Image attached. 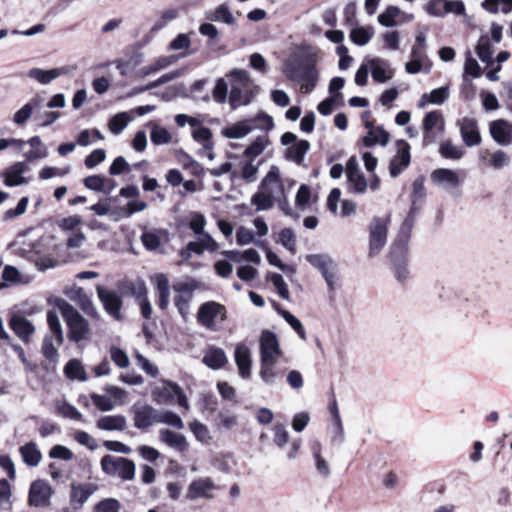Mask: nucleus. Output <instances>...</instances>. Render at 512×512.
<instances>
[{
	"instance_id": "f257e3e1",
	"label": "nucleus",
	"mask_w": 512,
	"mask_h": 512,
	"mask_svg": "<svg viewBox=\"0 0 512 512\" xmlns=\"http://www.w3.org/2000/svg\"><path fill=\"white\" fill-rule=\"evenodd\" d=\"M153 402L158 405H173L175 402L184 408L189 409V403L182 388L175 382L162 379L151 390Z\"/></svg>"
},
{
	"instance_id": "f03ea898",
	"label": "nucleus",
	"mask_w": 512,
	"mask_h": 512,
	"mask_svg": "<svg viewBox=\"0 0 512 512\" xmlns=\"http://www.w3.org/2000/svg\"><path fill=\"white\" fill-rule=\"evenodd\" d=\"M283 74L293 83L300 85L304 94L311 93L319 78L316 66H284Z\"/></svg>"
},
{
	"instance_id": "7ed1b4c3",
	"label": "nucleus",
	"mask_w": 512,
	"mask_h": 512,
	"mask_svg": "<svg viewBox=\"0 0 512 512\" xmlns=\"http://www.w3.org/2000/svg\"><path fill=\"white\" fill-rule=\"evenodd\" d=\"M62 315L68 326V337L73 342L84 340L90 331L88 321L69 303L61 308Z\"/></svg>"
},
{
	"instance_id": "20e7f679",
	"label": "nucleus",
	"mask_w": 512,
	"mask_h": 512,
	"mask_svg": "<svg viewBox=\"0 0 512 512\" xmlns=\"http://www.w3.org/2000/svg\"><path fill=\"white\" fill-rule=\"evenodd\" d=\"M101 468L105 474L124 481H131L135 477V463L125 457L105 455L101 459Z\"/></svg>"
},
{
	"instance_id": "39448f33",
	"label": "nucleus",
	"mask_w": 512,
	"mask_h": 512,
	"mask_svg": "<svg viewBox=\"0 0 512 512\" xmlns=\"http://www.w3.org/2000/svg\"><path fill=\"white\" fill-rule=\"evenodd\" d=\"M217 318H219L221 322L227 320V310L223 304L215 301H207L200 305L197 312V321L199 324L209 330H214Z\"/></svg>"
},
{
	"instance_id": "423d86ee",
	"label": "nucleus",
	"mask_w": 512,
	"mask_h": 512,
	"mask_svg": "<svg viewBox=\"0 0 512 512\" xmlns=\"http://www.w3.org/2000/svg\"><path fill=\"white\" fill-rule=\"evenodd\" d=\"M388 220L374 217L369 225V256L378 255L387 241Z\"/></svg>"
},
{
	"instance_id": "0eeeda50",
	"label": "nucleus",
	"mask_w": 512,
	"mask_h": 512,
	"mask_svg": "<svg viewBox=\"0 0 512 512\" xmlns=\"http://www.w3.org/2000/svg\"><path fill=\"white\" fill-rule=\"evenodd\" d=\"M96 292L106 313L115 320L120 321L122 319L121 309L123 306L121 295L99 284L96 286Z\"/></svg>"
},
{
	"instance_id": "6e6552de",
	"label": "nucleus",
	"mask_w": 512,
	"mask_h": 512,
	"mask_svg": "<svg viewBox=\"0 0 512 512\" xmlns=\"http://www.w3.org/2000/svg\"><path fill=\"white\" fill-rule=\"evenodd\" d=\"M134 426L142 431L148 430L154 424H159L160 409L149 404L132 407Z\"/></svg>"
},
{
	"instance_id": "1a4fd4ad",
	"label": "nucleus",
	"mask_w": 512,
	"mask_h": 512,
	"mask_svg": "<svg viewBox=\"0 0 512 512\" xmlns=\"http://www.w3.org/2000/svg\"><path fill=\"white\" fill-rule=\"evenodd\" d=\"M231 77V90H230V103L233 107L240 104H246L247 101L243 100V92L250 86V78L245 70H234L230 73Z\"/></svg>"
},
{
	"instance_id": "9d476101",
	"label": "nucleus",
	"mask_w": 512,
	"mask_h": 512,
	"mask_svg": "<svg viewBox=\"0 0 512 512\" xmlns=\"http://www.w3.org/2000/svg\"><path fill=\"white\" fill-rule=\"evenodd\" d=\"M397 152L389 163V173L393 178L398 177L411 162L410 145L405 140L396 142Z\"/></svg>"
},
{
	"instance_id": "9b49d317",
	"label": "nucleus",
	"mask_w": 512,
	"mask_h": 512,
	"mask_svg": "<svg viewBox=\"0 0 512 512\" xmlns=\"http://www.w3.org/2000/svg\"><path fill=\"white\" fill-rule=\"evenodd\" d=\"M438 127V130L440 133L444 130V121L443 116L441 112L439 111H430L428 112L424 119L422 124L423 129V145L428 146L433 144L436 141V133L434 132V129Z\"/></svg>"
},
{
	"instance_id": "f8f14e48",
	"label": "nucleus",
	"mask_w": 512,
	"mask_h": 512,
	"mask_svg": "<svg viewBox=\"0 0 512 512\" xmlns=\"http://www.w3.org/2000/svg\"><path fill=\"white\" fill-rule=\"evenodd\" d=\"M282 352L276 334L270 330H264L260 336V361L278 359Z\"/></svg>"
},
{
	"instance_id": "ddd939ff",
	"label": "nucleus",
	"mask_w": 512,
	"mask_h": 512,
	"mask_svg": "<svg viewBox=\"0 0 512 512\" xmlns=\"http://www.w3.org/2000/svg\"><path fill=\"white\" fill-rule=\"evenodd\" d=\"M51 486L43 480H36L31 483L28 495V501L31 506H46L51 497Z\"/></svg>"
},
{
	"instance_id": "4468645a",
	"label": "nucleus",
	"mask_w": 512,
	"mask_h": 512,
	"mask_svg": "<svg viewBox=\"0 0 512 512\" xmlns=\"http://www.w3.org/2000/svg\"><path fill=\"white\" fill-rule=\"evenodd\" d=\"M217 486L209 477L198 478L193 480L188 486L186 498L188 500H195L198 498H207L210 499L213 497L212 491L215 490Z\"/></svg>"
},
{
	"instance_id": "2eb2a0df",
	"label": "nucleus",
	"mask_w": 512,
	"mask_h": 512,
	"mask_svg": "<svg viewBox=\"0 0 512 512\" xmlns=\"http://www.w3.org/2000/svg\"><path fill=\"white\" fill-rule=\"evenodd\" d=\"M121 297H133L137 301L147 295V286L143 279H123L117 282Z\"/></svg>"
},
{
	"instance_id": "dca6fc26",
	"label": "nucleus",
	"mask_w": 512,
	"mask_h": 512,
	"mask_svg": "<svg viewBox=\"0 0 512 512\" xmlns=\"http://www.w3.org/2000/svg\"><path fill=\"white\" fill-rule=\"evenodd\" d=\"M390 262L395 278L401 284L409 280L408 252L390 250Z\"/></svg>"
},
{
	"instance_id": "f3484780",
	"label": "nucleus",
	"mask_w": 512,
	"mask_h": 512,
	"mask_svg": "<svg viewBox=\"0 0 512 512\" xmlns=\"http://www.w3.org/2000/svg\"><path fill=\"white\" fill-rule=\"evenodd\" d=\"M96 490L97 486L93 483H72L70 490V504L73 509L78 510L82 508Z\"/></svg>"
},
{
	"instance_id": "a211bd4d",
	"label": "nucleus",
	"mask_w": 512,
	"mask_h": 512,
	"mask_svg": "<svg viewBox=\"0 0 512 512\" xmlns=\"http://www.w3.org/2000/svg\"><path fill=\"white\" fill-rule=\"evenodd\" d=\"M463 142L468 146H476L481 142L477 121L474 118L464 117L458 121Z\"/></svg>"
},
{
	"instance_id": "6ab92c4d",
	"label": "nucleus",
	"mask_w": 512,
	"mask_h": 512,
	"mask_svg": "<svg viewBox=\"0 0 512 512\" xmlns=\"http://www.w3.org/2000/svg\"><path fill=\"white\" fill-rule=\"evenodd\" d=\"M27 162H16L3 172V183L7 187H15L27 184L28 180L23 174L28 171Z\"/></svg>"
},
{
	"instance_id": "aec40b11",
	"label": "nucleus",
	"mask_w": 512,
	"mask_h": 512,
	"mask_svg": "<svg viewBox=\"0 0 512 512\" xmlns=\"http://www.w3.org/2000/svg\"><path fill=\"white\" fill-rule=\"evenodd\" d=\"M319 50L312 45L296 46L291 53V60L286 64H316L319 61Z\"/></svg>"
},
{
	"instance_id": "412c9836",
	"label": "nucleus",
	"mask_w": 512,
	"mask_h": 512,
	"mask_svg": "<svg viewBox=\"0 0 512 512\" xmlns=\"http://www.w3.org/2000/svg\"><path fill=\"white\" fill-rule=\"evenodd\" d=\"M278 359H271V361H260L259 376L261 380L269 386H273L278 380L283 378L285 369H280L277 366Z\"/></svg>"
},
{
	"instance_id": "4be33fe9",
	"label": "nucleus",
	"mask_w": 512,
	"mask_h": 512,
	"mask_svg": "<svg viewBox=\"0 0 512 512\" xmlns=\"http://www.w3.org/2000/svg\"><path fill=\"white\" fill-rule=\"evenodd\" d=\"M235 363L239 370V375L243 379H248L251 376V353L245 344H237L234 352Z\"/></svg>"
},
{
	"instance_id": "5701e85b",
	"label": "nucleus",
	"mask_w": 512,
	"mask_h": 512,
	"mask_svg": "<svg viewBox=\"0 0 512 512\" xmlns=\"http://www.w3.org/2000/svg\"><path fill=\"white\" fill-rule=\"evenodd\" d=\"M366 128H368L367 134L362 138V143L365 147H372L376 144L386 146L389 142L390 135L383 129V127H373V123L366 121Z\"/></svg>"
},
{
	"instance_id": "b1692460",
	"label": "nucleus",
	"mask_w": 512,
	"mask_h": 512,
	"mask_svg": "<svg viewBox=\"0 0 512 512\" xmlns=\"http://www.w3.org/2000/svg\"><path fill=\"white\" fill-rule=\"evenodd\" d=\"M9 326L11 330L25 343H27L34 333V325L24 316L15 314L10 318Z\"/></svg>"
},
{
	"instance_id": "393cba45",
	"label": "nucleus",
	"mask_w": 512,
	"mask_h": 512,
	"mask_svg": "<svg viewBox=\"0 0 512 512\" xmlns=\"http://www.w3.org/2000/svg\"><path fill=\"white\" fill-rule=\"evenodd\" d=\"M260 190H263L265 193H269V189H273L275 191L274 199L280 197L284 193V185L280 179V171L277 166H271L270 170L261 181L259 186Z\"/></svg>"
},
{
	"instance_id": "a878e982",
	"label": "nucleus",
	"mask_w": 512,
	"mask_h": 512,
	"mask_svg": "<svg viewBox=\"0 0 512 512\" xmlns=\"http://www.w3.org/2000/svg\"><path fill=\"white\" fill-rule=\"evenodd\" d=\"M159 439L172 449L184 452L188 449V442L183 434L174 432L170 429H161L159 431Z\"/></svg>"
},
{
	"instance_id": "bb28decb",
	"label": "nucleus",
	"mask_w": 512,
	"mask_h": 512,
	"mask_svg": "<svg viewBox=\"0 0 512 512\" xmlns=\"http://www.w3.org/2000/svg\"><path fill=\"white\" fill-rule=\"evenodd\" d=\"M228 362L225 351L216 346H209L205 351L203 363L213 369L218 370L224 367Z\"/></svg>"
},
{
	"instance_id": "cd10ccee",
	"label": "nucleus",
	"mask_w": 512,
	"mask_h": 512,
	"mask_svg": "<svg viewBox=\"0 0 512 512\" xmlns=\"http://www.w3.org/2000/svg\"><path fill=\"white\" fill-rule=\"evenodd\" d=\"M205 19L211 22L225 23L227 25H234L236 23V19L226 2L218 5L215 9L206 11Z\"/></svg>"
},
{
	"instance_id": "c85d7f7f",
	"label": "nucleus",
	"mask_w": 512,
	"mask_h": 512,
	"mask_svg": "<svg viewBox=\"0 0 512 512\" xmlns=\"http://www.w3.org/2000/svg\"><path fill=\"white\" fill-rule=\"evenodd\" d=\"M74 300L87 316L96 320L100 318V314L93 303L92 294L86 293L83 288L79 287L75 291Z\"/></svg>"
},
{
	"instance_id": "c756f323",
	"label": "nucleus",
	"mask_w": 512,
	"mask_h": 512,
	"mask_svg": "<svg viewBox=\"0 0 512 512\" xmlns=\"http://www.w3.org/2000/svg\"><path fill=\"white\" fill-rule=\"evenodd\" d=\"M414 223L415 222L411 220L404 219L399 229L398 235L391 246V250L408 252V244Z\"/></svg>"
},
{
	"instance_id": "7c9ffc66",
	"label": "nucleus",
	"mask_w": 512,
	"mask_h": 512,
	"mask_svg": "<svg viewBox=\"0 0 512 512\" xmlns=\"http://www.w3.org/2000/svg\"><path fill=\"white\" fill-rule=\"evenodd\" d=\"M414 223L415 222L411 220L404 219L399 229L398 235L391 246V250L408 252V244Z\"/></svg>"
},
{
	"instance_id": "2f4dec72",
	"label": "nucleus",
	"mask_w": 512,
	"mask_h": 512,
	"mask_svg": "<svg viewBox=\"0 0 512 512\" xmlns=\"http://www.w3.org/2000/svg\"><path fill=\"white\" fill-rule=\"evenodd\" d=\"M96 427L103 431H124L127 419L124 415L102 416L96 421Z\"/></svg>"
},
{
	"instance_id": "473e14b6",
	"label": "nucleus",
	"mask_w": 512,
	"mask_h": 512,
	"mask_svg": "<svg viewBox=\"0 0 512 512\" xmlns=\"http://www.w3.org/2000/svg\"><path fill=\"white\" fill-rule=\"evenodd\" d=\"M255 130L253 122L245 119L234 123L231 126L225 127L222 130V135L228 139H241Z\"/></svg>"
},
{
	"instance_id": "72a5a7b5",
	"label": "nucleus",
	"mask_w": 512,
	"mask_h": 512,
	"mask_svg": "<svg viewBox=\"0 0 512 512\" xmlns=\"http://www.w3.org/2000/svg\"><path fill=\"white\" fill-rule=\"evenodd\" d=\"M156 290L158 292L157 305L159 309L166 310L170 303V284L168 277L163 274H157L155 277Z\"/></svg>"
},
{
	"instance_id": "f704fd0d",
	"label": "nucleus",
	"mask_w": 512,
	"mask_h": 512,
	"mask_svg": "<svg viewBox=\"0 0 512 512\" xmlns=\"http://www.w3.org/2000/svg\"><path fill=\"white\" fill-rule=\"evenodd\" d=\"M490 134L494 141L500 145H508L511 143L510 125L505 120L491 122Z\"/></svg>"
},
{
	"instance_id": "c9c22d12",
	"label": "nucleus",
	"mask_w": 512,
	"mask_h": 512,
	"mask_svg": "<svg viewBox=\"0 0 512 512\" xmlns=\"http://www.w3.org/2000/svg\"><path fill=\"white\" fill-rule=\"evenodd\" d=\"M306 261L319 270L322 276L336 268L335 262L328 254H309L306 256Z\"/></svg>"
},
{
	"instance_id": "e433bc0d",
	"label": "nucleus",
	"mask_w": 512,
	"mask_h": 512,
	"mask_svg": "<svg viewBox=\"0 0 512 512\" xmlns=\"http://www.w3.org/2000/svg\"><path fill=\"white\" fill-rule=\"evenodd\" d=\"M19 452L23 462L30 467L38 466L42 459V454L34 442L24 444L19 448Z\"/></svg>"
},
{
	"instance_id": "4c0bfd02",
	"label": "nucleus",
	"mask_w": 512,
	"mask_h": 512,
	"mask_svg": "<svg viewBox=\"0 0 512 512\" xmlns=\"http://www.w3.org/2000/svg\"><path fill=\"white\" fill-rule=\"evenodd\" d=\"M431 179L438 184H447L456 188L459 185V178L456 172L448 168H438L431 173Z\"/></svg>"
},
{
	"instance_id": "58836bf2",
	"label": "nucleus",
	"mask_w": 512,
	"mask_h": 512,
	"mask_svg": "<svg viewBox=\"0 0 512 512\" xmlns=\"http://www.w3.org/2000/svg\"><path fill=\"white\" fill-rule=\"evenodd\" d=\"M66 72L67 70L65 68H54L51 70L33 68L29 71L28 76L45 85L49 84L51 81L65 74Z\"/></svg>"
},
{
	"instance_id": "ea45409f",
	"label": "nucleus",
	"mask_w": 512,
	"mask_h": 512,
	"mask_svg": "<svg viewBox=\"0 0 512 512\" xmlns=\"http://www.w3.org/2000/svg\"><path fill=\"white\" fill-rule=\"evenodd\" d=\"M310 149V143L307 140L297 141L296 144L291 145L286 149L285 157L288 160L294 161L296 164H302L304 157Z\"/></svg>"
},
{
	"instance_id": "a19ab883",
	"label": "nucleus",
	"mask_w": 512,
	"mask_h": 512,
	"mask_svg": "<svg viewBox=\"0 0 512 512\" xmlns=\"http://www.w3.org/2000/svg\"><path fill=\"white\" fill-rule=\"evenodd\" d=\"M274 197L275 191L273 189H269V193L260 190L251 197V204L256 207L257 211H266L273 207Z\"/></svg>"
},
{
	"instance_id": "79ce46f5",
	"label": "nucleus",
	"mask_w": 512,
	"mask_h": 512,
	"mask_svg": "<svg viewBox=\"0 0 512 512\" xmlns=\"http://www.w3.org/2000/svg\"><path fill=\"white\" fill-rule=\"evenodd\" d=\"M475 52L478 56V58L484 63V64H494V59L492 57L493 55V48L490 42V39L488 36L483 35L480 37L476 47Z\"/></svg>"
},
{
	"instance_id": "37998d69",
	"label": "nucleus",
	"mask_w": 512,
	"mask_h": 512,
	"mask_svg": "<svg viewBox=\"0 0 512 512\" xmlns=\"http://www.w3.org/2000/svg\"><path fill=\"white\" fill-rule=\"evenodd\" d=\"M64 374L68 379L86 381L87 375L82 363L78 359H70L65 367Z\"/></svg>"
},
{
	"instance_id": "c03bdc74",
	"label": "nucleus",
	"mask_w": 512,
	"mask_h": 512,
	"mask_svg": "<svg viewBox=\"0 0 512 512\" xmlns=\"http://www.w3.org/2000/svg\"><path fill=\"white\" fill-rule=\"evenodd\" d=\"M40 100L38 97H34L30 102L22 106L13 116V122L18 125H24L29 118L32 116L34 108L38 107Z\"/></svg>"
},
{
	"instance_id": "a18cd8bd",
	"label": "nucleus",
	"mask_w": 512,
	"mask_h": 512,
	"mask_svg": "<svg viewBox=\"0 0 512 512\" xmlns=\"http://www.w3.org/2000/svg\"><path fill=\"white\" fill-rule=\"evenodd\" d=\"M192 137L198 143H201L203 149L212 150L213 142H212V132L208 127L202 126L199 122V125L196 127H192Z\"/></svg>"
},
{
	"instance_id": "49530a36",
	"label": "nucleus",
	"mask_w": 512,
	"mask_h": 512,
	"mask_svg": "<svg viewBox=\"0 0 512 512\" xmlns=\"http://www.w3.org/2000/svg\"><path fill=\"white\" fill-rule=\"evenodd\" d=\"M368 187L363 172L347 176V189L351 193L363 194Z\"/></svg>"
},
{
	"instance_id": "de8ad7c7",
	"label": "nucleus",
	"mask_w": 512,
	"mask_h": 512,
	"mask_svg": "<svg viewBox=\"0 0 512 512\" xmlns=\"http://www.w3.org/2000/svg\"><path fill=\"white\" fill-rule=\"evenodd\" d=\"M500 5L502 13L508 14L512 11V0H484L481 3L482 8L491 14H497Z\"/></svg>"
},
{
	"instance_id": "09e8293b",
	"label": "nucleus",
	"mask_w": 512,
	"mask_h": 512,
	"mask_svg": "<svg viewBox=\"0 0 512 512\" xmlns=\"http://www.w3.org/2000/svg\"><path fill=\"white\" fill-rule=\"evenodd\" d=\"M311 451L315 459L318 473L323 477H328L330 475V468L327 461L321 456V444L319 442H314L311 445Z\"/></svg>"
},
{
	"instance_id": "8fccbe9b",
	"label": "nucleus",
	"mask_w": 512,
	"mask_h": 512,
	"mask_svg": "<svg viewBox=\"0 0 512 512\" xmlns=\"http://www.w3.org/2000/svg\"><path fill=\"white\" fill-rule=\"evenodd\" d=\"M374 32L372 28H364V27H352L350 31V39L356 44L363 46L367 44L372 38Z\"/></svg>"
},
{
	"instance_id": "3c124183",
	"label": "nucleus",
	"mask_w": 512,
	"mask_h": 512,
	"mask_svg": "<svg viewBox=\"0 0 512 512\" xmlns=\"http://www.w3.org/2000/svg\"><path fill=\"white\" fill-rule=\"evenodd\" d=\"M159 424H165L178 430L184 428L182 418L177 413L170 410L160 409Z\"/></svg>"
},
{
	"instance_id": "603ef678",
	"label": "nucleus",
	"mask_w": 512,
	"mask_h": 512,
	"mask_svg": "<svg viewBox=\"0 0 512 512\" xmlns=\"http://www.w3.org/2000/svg\"><path fill=\"white\" fill-rule=\"evenodd\" d=\"M439 153L446 159L458 160L462 158L464 150L462 147L456 146L451 141L447 140L440 144Z\"/></svg>"
},
{
	"instance_id": "864d4df0",
	"label": "nucleus",
	"mask_w": 512,
	"mask_h": 512,
	"mask_svg": "<svg viewBox=\"0 0 512 512\" xmlns=\"http://www.w3.org/2000/svg\"><path fill=\"white\" fill-rule=\"evenodd\" d=\"M426 37L423 33H419L416 36V43L412 48V59L405 64H425L423 58V52L425 49Z\"/></svg>"
},
{
	"instance_id": "5fc2aeb1",
	"label": "nucleus",
	"mask_w": 512,
	"mask_h": 512,
	"mask_svg": "<svg viewBox=\"0 0 512 512\" xmlns=\"http://www.w3.org/2000/svg\"><path fill=\"white\" fill-rule=\"evenodd\" d=\"M402 14L401 10L397 6H388L384 12L378 16V22L385 27H393L397 25L395 20Z\"/></svg>"
},
{
	"instance_id": "6e6d98bb",
	"label": "nucleus",
	"mask_w": 512,
	"mask_h": 512,
	"mask_svg": "<svg viewBox=\"0 0 512 512\" xmlns=\"http://www.w3.org/2000/svg\"><path fill=\"white\" fill-rule=\"evenodd\" d=\"M11 485L6 479H0V509L7 511L12 509Z\"/></svg>"
},
{
	"instance_id": "4d7b16f0",
	"label": "nucleus",
	"mask_w": 512,
	"mask_h": 512,
	"mask_svg": "<svg viewBox=\"0 0 512 512\" xmlns=\"http://www.w3.org/2000/svg\"><path fill=\"white\" fill-rule=\"evenodd\" d=\"M130 118L126 112H120L109 121V129L114 135L120 134L128 125Z\"/></svg>"
},
{
	"instance_id": "13d9d810",
	"label": "nucleus",
	"mask_w": 512,
	"mask_h": 512,
	"mask_svg": "<svg viewBox=\"0 0 512 512\" xmlns=\"http://www.w3.org/2000/svg\"><path fill=\"white\" fill-rule=\"evenodd\" d=\"M278 313L293 328V330L298 334V336L301 339H306V331L301 321L297 317H295L292 313H290L287 310H278Z\"/></svg>"
},
{
	"instance_id": "bf43d9fd",
	"label": "nucleus",
	"mask_w": 512,
	"mask_h": 512,
	"mask_svg": "<svg viewBox=\"0 0 512 512\" xmlns=\"http://www.w3.org/2000/svg\"><path fill=\"white\" fill-rule=\"evenodd\" d=\"M150 139L154 145H164L171 141V135L166 128L153 124Z\"/></svg>"
},
{
	"instance_id": "052dcab7",
	"label": "nucleus",
	"mask_w": 512,
	"mask_h": 512,
	"mask_svg": "<svg viewBox=\"0 0 512 512\" xmlns=\"http://www.w3.org/2000/svg\"><path fill=\"white\" fill-rule=\"evenodd\" d=\"M268 139L266 135L258 136L244 151L245 157H257L265 149Z\"/></svg>"
},
{
	"instance_id": "680f3d73",
	"label": "nucleus",
	"mask_w": 512,
	"mask_h": 512,
	"mask_svg": "<svg viewBox=\"0 0 512 512\" xmlns=\"http://www.w3.org/2000/svg\"><path fill=\"white\" fill-rule=\"evenodd\" d=\"M278 241L290 252L294 253L296 251V236L291 228H283L279 232Z\"/></svg>"
},
{
	"instance_id": "e2e57ef3",
	"label": "nucleus",
	"mask_w": 512,
	"mask_h": 512,
	"mask_svg": "<svg viewBox=\"0 0 512 512\" xmlns=\"http://www.w3.org/2000/svg\"><path fill=\"white\" fill-rule=\"evenodd\" d=\"M47 323L49 325L51 332L55 335L58 344L61 345L63 343L64 338L61 323L56 312L48 311Z\"/></svg>"
},
{
	"instance_id": "0e129e2a",
	"label": "nucleus",
	"mask_w": 512,
	"mask_h": 512,
	"mask_svg": "<svg viewBox=\"0 0 512 512\" xmlns=\"http://www.w3.org/2000/svg\"><path fill=\"white\" fill-rule=\"evenodd\" d=\"M510 163L509 155L503 150H497L490 155L489 164L496 170L508 166Z\"/></svg>"
},
{
	"instance_id": "69168bd1",
	"label": "nucleus",
	"mask_w": 512,
	"mask_h": 512,
	"mask_svg": "<svg viewBox=\"0 0 512 512\" xmlns=\"http://www.w3.org/2000/svg\"><path fill=\"white\" fill-rule=\"evenodd\" d=\"M255 125V130L270 131L274 127L273 118L266 113H259L255 118L249 119Z\"/></svg>"
},
{
	"instance_id": "338daca9",
	"label": "nucleus",
	"mask_w": 512,
	"mask_h": 512,
	"mask_svg": "<svg viewBox=\"0 0 512 512\" xmlns=\"http://www.w3.org/2000/svg\"><path fill=\"white\" fill-rule=\"evenodd\" d=\"M206 225V218L203 214L199 212H193L191 213V218L189 221V228L193 231L195 235H200L201 233L205 232L204 228Z\"/></svg>"
},
{
	"instance_id": "774afa93",
	"label": "nucleus",
	"mask_w": 512,
	"mask_h": 512,
	"mask_svg": "<svg viewBox=\"0 0 512 512\" xmlns=\"http://www.w3.org/2000/svg\"><path fill=\"white\" fill-rule=\"evenodd\" d=\"M120 502L115 498H106L98 502L94 507V512H119Z\"/></svg>"
}]
</instances>
